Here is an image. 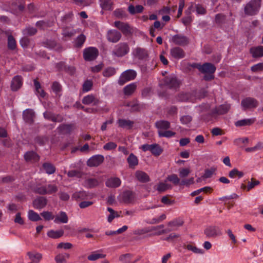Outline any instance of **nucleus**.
I'll return each instance as SVG.
<instances>
[{"mask_svg":"<svg viewBox=\"0 0 263 263\" xmlns=\"http://www.w3.org/2000/svg\"><path fill=\"white\" fill-rule=\"evenodd\" d=\"M261 0H251L244 7V13L249 16L256 15L260 10Z\"/></svg>","mask_w":263,"mask_h":263,"instance_id":"obj_1","label":"nucleus"},{"mask_svg":"<svg viewBox=\"0 0 263 263\" xmlns=\"http://www.w3.org/2000/svg\"><path fill=\"white\" fill-rule=\"evenodd\" d=\"M132 54L133 59L139 61H146L149 57L148 52L144 48L137 47L133 50Z\"/></svg>","mask_w":263,"mask_h":263,"instance_id":"obj_2","label":"nucleus"},{"mask_svg":"<svg viewBox=\"0 0 263 263\" xmlns=\"http://www.w3.org/2000/svg\"><path fill=\"white\" fill-rule=\"evenodd\" d=\"M129 51V47L127 43H120L116 45L113 50L112 54L117 57H122Z\"/></svg>","mask_w":263,"mask_h":263,"instance_id":"obj_3","label":"nucleus"},{"mask_svg":"<svg viewBox=\"0 0 263 263\" xmlns=\"http://www.w3.org/2000/svg\"><path fill=\"white\" fill-rule=\"evenodd\" d=\"M137 73L134 70L128 69L122 72L121 74L118 83L120 85H123L128 81L135 79Z\"/></svg>","mask_w":263,"mask_h":263,"instance_id":"obj_4","label":"nucleus"},{"mask_svg":"<svg viewBox=\"0 0 263 263\" xmlns=\"http://www.w3.org/2000/svg\"><path fill=\"white\" fill-rule=\"evenodd\" d=\"M99 55L98 49L93 47L85 48L83 51V58L86 61H92L97 59Z\"/></svg>","mask_w":263,"mask_h":263,"instance_id":"obj_5","label":"nucleus"},{"mask_svg":"<svg viewBox=\"0 0 263 263\" xmlns=\"http://www.w3.org/2000/svg\"><path fill=\"white\" fill-rule=\"evenodd\" d=\"M171 42L176 45L185 46L189 44V38L182 34H176L172 36L171 41Z\"/></svg>","mask_w":263,"mask_h":263,"instance_id":"obj_6","label":"nucleus"},{"mask_svg":"<svg viewBox=\"0 0 263 263\" xmlns=\"http://www.w3.org/2000/svg\"><path fill=\"white\" fill-rule=\"evenodd\" d=\"M258 102L256 99L251 97H247L241 100V106L243 110L257 107Z\"/></svg>","mask_w":263,"mask_h":263,"instance_id":"obj_7","label":"nucleus"},{"mask_svg":"<svg viewBox=\"0 0 263 263\" xmlns=\"http://www.w3.org/2000/svg\"><path fill=\"white\" fill-rule=\"evenodd\" d=\"M231 108V105L230 104H221L211 110L210 114L208 116H213L215 115H221L227 114Z\"/></svg>","mask_w":263,"mask_h":263,"instance_id":"obj_8","label":"nucleus"},{"mask_svg":"<svg viewBox=\"0 0 263 263\" xmlns=\"http://www.w3.org/2000/svg\"><path fill=\"white\" fill-rule=\"evenodd\" d=\"M204 234L208 238H215L221 235V232L218 227L210 226L204 229Z\"/></svg>","mask_w":263,"mask_h":263,"instance_id":"obj_9","label":"nucleus"},{"mask_svg":"<svg viewBox=\"0 0 263 263\" xmlns=\"http://www.w3.org/2000/svg\"><path fill=\"white\" fill-rule=\"evenodd\" d=\"M164 85L170 88H177L179 86L180 83L174 75L167 76L164 79Z\"/></svg>","mask_w":263,"mask_h":263,"instance_id":"obj_10","label":"nucleus"},{"mask_svg":"<svg viewBox=\"0 0 263 263\" xmlns=\"http://www.w3.org/2000/svg\"><path fill=\"white\" fill-rule=\"evenodd\" d=\"M104 160V157L102 155H96L90 157L87 162V164L90 167H97L101 164Z\"/></svg>","mask_w":263,"mask_h":263,"instance_id":"obj_11","label":"nucleus"},{"mask_svg":"<svg viewBox=\"0 0 263 263\" xmlns=\"http://www.w3.org/2000/svg\"><path fill=\"white\" fill-rule=\"evenodd\" d=\"M121 33L115 29L108 30L106 34L107 40L111 43L118 42L121 38Z\"/></svg>","mask_w":263,"mask_h":263,"instance_id":"obj_12","label":"nucleus"},{"mask_svg":"<svg viewBox=\"0 0 263 263\" xmlns=\"http://www.w3.org/2000/svg\"><path fill=\"white\" fill-rule=\"evenodd\" d=\"M170 55L173 58L179 60L183 59L185 57V52L182 48L176 46L170 49Z\"/></svg>","mask_w":263,"mask_h":263,"instance_id":"obj_13","label":"nucleus"},{"mask_svg":"<svg viewBox=\"0 0 263 263\" xmlns=\"http://www.w3.org/2000/svg\"><path fill=\"white\" fill-rule=\"evenodd\" d=\"M114 25L121 31L123 34L128 35L132 33V29L128 24L120 21H115Z\"/></svg>","mask_w":263,"mask_h":263,"instance_id":"obj_14","label":"nucleus"},{"mask_svg":"<svg viewBox=\"0 0 263 263\" xmlns=\"http://www.w3.org/2000/svg\"><path fill=\"white\" fill-rule=\"evenodd\" d=\"M23 85V78L21 76L17 75L12 80L11 82V89L13 91H17Z\"/></svg>","mask_w":263,"mask_h":263,"instance_id":"obj_15","label":"nucleus"},{"mask_svg":"<svg viewBox=\"0 0 263 263\" xmlns=\"http://www.w3.org/2000/svg\"><path fill=\"white\" fill-rule=\"evenodd\" d=\"M47 204V199L45 197L39 196L36 198L32 202L33 207L36 209H43Z\"/></svg>","mask_w":263,"mask_h":263,"instance_id":"obj_16","label":"nucleus"},{"mask_svg":"<svg viewBox=\"0 0 263 263\" xmlns=\"http://www.w3.org/2000/svg\"><path fill=\"white\" fill-rule=\"evenodd\" d=\"M35 114L32 109H27L24 111L23 114V117L25 122L32 124L34 122V118Z\"/></svg>","mask_w":263,"mask_h":263,"instance_id":"obj_17","label":"nucleus"},{"mask_svg":"<svg viewBox=\"0 0 263 263\" xmlns=\"http://www.w3.org/2000/svg\"><path fill=\"white\" fill-rule=\"evenodd\" d=\"M135 199V193L131 191H125L122 194V201L125 203H130Z\"/></svg>","mask_w":263,"mask_h":263,"instance_id":"obj_18","label":"nucleus"},{"mask_svg":"<svg viewBox=\"0 0 263 263\" xmlns=\"http://www.w3.org/2000/svg\"><path fill=\"white\" fill-rule=\"evenodd\" d=\"M250 53L253 58H258L263 57V46H258L252 47L250 49Z\"/></svg>","mask_w":263,"mask_h":263,"instance_id":"obj_19","label":"nucleus"},{"mask_svg":"<svg viewBox=\"0 0 263 263\" xmlns=\"http://www.w3.org/2000/svg\"><path fill=\"white\" fill-rule=\"evenodd\" d=\"M121 181L118 177H111L105 182L106 186L111 188H117L120 186Z\"/></svg>","mask_w":263,"mask_h":263,"instance_id":"obj_20","label":"nucleus"},{"mask_svg":"<svg viewBox=\"0 0 263 263\" xmlns=\"http://www.w3.org/2000/svg\"><path fill=\"white\" fill-rule=\"evenodd\" d=\"M24 159L27 162H36L40 159L39 156L33 151H29L24 155Z\"/></svg>","mask_w":263,"mask_h":263,"instance_id":"obj_21","label":"nucleus"},{"mask_svg":"<svg viewBox=\"0 0 263 263\" xmlns=\"http://www.w3.org/2000/svg\"><path fill=\"white\" fill-rule=\"evenodd\" d=\"M135 177L138 181L142 183H146L150 180L148 175L141 171H137L135 173Z\"/></svg>","mask_w":263,"mask_h":263,"instance_id":"obj_22","label":"nucleus"},{"mask_svg":"<svg viewBox=\"0 0 263 263\" xmlns=\"http://www.w3.org/2000/svg\"><path fill=\"white\" fill-rule=\"evenodd\" d=\"M214 22L218 26L221 27L227 22V16L223 13H218L215 16Z\"/></svg>","mask_w":263,"mask_h":263,"instance_id":"obj_23","label":"nucleus"},{"mask_svg":"<svg viewBox=\"0 0 263 263\" xmlns=\"http://www.w3.org/2000/svg\"><path fill=\"white\" fill-rule=\"evenodd\" d=\"M216 67L211 63H205L202 65L201 72L203 73H214L216 71Z\"/></svg>","mask_w":263,"mask_h":263,"instance_id":"obj_24","label":"nucleus"},{"mask_svg":"<svg viewBox=\"0 0 263 263\" xmlns=\"http://www.w3.org/2000/svg\"><path fill=\"white\" fill-rule=\"evenodd\" d=\"M27 254L33 263H39L42 259V254L39 252H28Z\"/></svg>","mask_w":263,"mask_h":263,"instance_id":"obj_25","label":"nucleus"},{"mask_svg":"<svg viewBox=\"0 0 263 263\" xmlns=\"http://www.w3.org/2000/svg\"><path fill=\"white\" fill-rule=\"evenodd\" d=\"M88 196V193L86 191H80L74 193L72 195V198L78 201L86 199Z\"/></svg>","mask_w":263,"mask_h":263,"instance_id":"obj_26","label":"nucleus"},{"mask_svg":"<svg viewBox=\"0 0 263 263\" xmlns=\"http://www.w3.org/2000/svg\"><path fill=\"white\" fill-rule=\"evenodd\" d=\"M68 220V218L64 212H60L59 214L57 215L54 219V222L55 223H66Z\"/></svg>","mask_w":263,"mask_h":263,"instance_id":"obj_27","label":"nucleus"},{"mask_svg":"<svg viewBox=\"0 0 263 263\" xmlns=\"http://www.w3.org/2000/svg\"><path fill=\"white\" fill-rule=\"evenodd\" d=\"M155 126L158 130H167L171 127V123L168 121L159 120L155 123Z\"/></svg>","mask_w":263,"mask_h":263,"instance_id":"obj_28","label":"nucleus"},{"mask_svg":"<svg viewBox=\"0 0 263 263\" xmlns=\"http://www.w3.org/2000/svg\"><path fill=\"white\" fill-rule=\"evenodd\" d=\"M255 118L245 119L236 121L235 125L236 127H240L244 126H249L253 124L255 122Z\"/></svg>","mask_w":263,"mask_h":263,"instance_id":"obj_29","label":"nucleus"},{"mask_svg":"<svg viewBox=\"0 0 263 263\" xmlns=\"http://www.w3.org/2000/svg\"><path fill=\"white\" fill-rule=\"evenodd\" d=\"M127 161L128 164L129 168H135V167L138 164V159L136 156L133 153L129 154L127 159Z\"/></svg>","mask_w":263,"mask_h":263,"instance_id":"obj_30","label":"nucleus"},{"mask_svg":"<svg viewBox=\"0 0 263 263\" xmlns=\"http://www.w3.org/2000/svg\"><path fill=\"white\" fill-rule=\"evenodd\" d=\"M100 6L104 10L111 11L113 9L114 3L112 0H99Z\"/></svg>","mask_w":263,"mask_h":263,"instance_id":"obj_31","label":"nucleus"},{"mask_svg":"<svg viewBox=\"0 0 263 263\" xmlns=\"http://www.w3.org/2000/svg\"><path fill=\"white\" fill-rule=\"evenodd\" d=\"M137 84L136 83H130L123 88V92L125 96H131L136 90Z\"/></svg>","mask_w":263,"mask_h":263,"instance_id":"obj_32","label":"nucleus"},{"mask_svg":"<svg viewBox=\"0 0 263 263\" xmlns=\"http://www.w3.org/2000/svg\"><path fill=\"white\" fill-rule=\"evenodd\" d=\"M118 123L120 127H127L128 129H130L133 127L134 122L129 120L120 119L118 120Z\"/></svg>","mask_w":263,"mask_h":263,"instance_id":"obj_33","label":"nucleus"},{"mask_svg":"<svg viewBox=\"0 0 263 263\" xmlns=\"http://www.w3.org/2000/svg\"><path fill=\"white\" fill-rule=\"evenodd\" d=\"M93 102L94 105H97L99 103L98 100L95 101V98L93 95H88L85 96L82 99V103L86 105H89Z\"/></svg>","mask_w":263,"mask_h":263,"instance_id":"obj_34","label":"nucleus"},{"mask_svg":"<svg viewBox=\"0 0 263 263\" xmlns=\"http://www.w3.org/2000/svg\"><path fill=\"white\" fill-rule=\"evenodd\" d=\"M43 168L44 169L46 173L49 175L54 173L56 170L55 167L49 162L44 163L43 164Z\"/></svg>","mask_w":263,"mask_h":263,"instance_id":"obj_35","label":"nucleus"},{"mask_svg":"<svg viewBox=\"0 0 263 263\" xmlns=\"http://www.w3.org/2000/svg\"><path fill=\"white\" fill-rule=\"evenodd\" d=\"M105 256V254L101 253L100 251H97L88 255L87 258L89 260L95 261L98 259L104 258Z\"/></svg>","mask_w":263,"mask_h":263,"instance_id":"obj_36","label":"nucleus"},{"mask_svg":"<svg viewBox=\"0 0 263 263\" xmlns=\"http://www.w3.org/2000/svg\"><path fill=\"white\" fill-rule=\"evenodd\" d=\"M163 152V149L158 144H152L151 152L155 156H160Z\"/></svg>","mask_w":263,"mask_h":263,"instance_id":"obj_37","label":"nucleus"},{"mask_svg":"<svg viewBox=\"0 0 263 263\" xmlns=\"http://www.w3.org/2000/svg\"><path fill=\"white\" fill-rule=\"evenodd\" d=\"M47 236L51 238L57 239L62 237L64 234L63 230L54 231L50 230L47 233Z\"/></svg>","mask_w":263,"mask_h":263,"instance_id":"obj_38","label":"nucleus"},{"mask_svg":"<svg viewBox=\"0 0 263 263\" xmlns=\"http://www.w3.org/2000/svg\"><path fill=\"white\" fill-rule=\"evenodd\" d=\"M7 46L10 50H14L16 48V42L12 34L8 35Z\"/></svg>","mask_w":263,"mask_h":263,"instance_id":"obj_39","label":"nucleus"},{"mask_svg":"<svg viewBox=\"0 0 263 263\" xmlns=\"http://www.w3.org/2000/svg\"><path fill=\"white\" fill-rule=\"evenodd\" d=\"M28 219L32 221H37L41 220V218L39 214L32 210L28 211Z\"/></svg>","mask_w":263,"mask_h":263,"instance_id":"obj_40","label":"nucleus"},{"mask_svg":"<svg viewBox=\"0 0 263 263\" xmlns=\"http://www.w3.org/2000/svg\"><path fill=\"white\" fill-rule=\"evenodd\" d=\"M158 134L159 137L171 138L176 135V133L171 130H158Z\"/></svg>","mask_w":263,"mask_h":263,"instance_id":"obj_41","label":"nucleus"},{"mask_svg":"<svg viewBox=\"0 0 263 263\" xmlns=\"http://www.w3.org/2000/svg\"><path fill=\"white\" fill-rule=\"evenodd\" d=\"M46 185H37L33 189V192L35 194H38L42 195L47 194Z\"/></svg>","mask_w":263,"mask_h":263,"instance_id":"obj_42","label":"nucleus"},{"mask_svg":"<svg viewBox=\"0 0 263 263\" xmlns=\"http://www.w3.org/2000/svg\"><path fill=\"white\" fill-rule=\"evenodd\" d=\"M86 40V36L83 34H81L76 39L75 46L77 48H81Z\"/></svg>","mask_w":263,"mask_h":263,"instance_id":"obj_43","label":"nucleus"},{"mask_svg":"<svg viewBox=\"0 0 263 263\" xmlns=\"http://www.w3.org/2000/svg\"><path fill=\"white\" fill-rule=\"evenodd\" d=\"M166 180L172 182L174 185H177L180 183V179L178 178L176 174H173L167 176Z\"/></svg>","mask_w":263,"mask_h":263,"instance_id":"obj_44","label":"nucleus"},{"mask_svg":"<svg viewBox=\"0 0 263 263\" xmlns=\"http://www.w3.org/2000/svg\"><path fill=\"white\" fill-rule=\"evenodd\" d=\"M47 194L52 195L56 193L58 191V187L55 184H48L46 185Z\"/></svg>","mask_w":263,"mask_h":263,"instance_id":"obj_45","label":"nucleus"},{"mask_svg":"<svg viewBox=\"0 0 263 263\" xmlns=\"http://www.w3.org/2000/svg\"><path fill=\"white\" fill-rule=\"evenodd\" d=\"M244 175L242 172L239 171L237 168H233L229 173V176L233 178L236 176H238L239 178H241Z\"/></svg>","mask_w":263,"mask_h":263,"instance_id":"obj_46","label":"nucleus"},{"mask_svg":"<svg viewBox=\"0 0 263 263\" xmlns=\"http://www.w3.org/2000/svg\"><path fill=\"white\" fill-rule=\"evenodd\" d=\"M92 86L93 83L91 80H86L83 84V91L86 92L90 91L92 89Z\"/></svg>","mask_w":263,"mask_h":263,"instance_id":"obj_47","label":"nucleus"},{"mask_svg":"<svg viewBox=\"0 0 263 263\" xmlns=\"http://www.w3.org/2000/svg\"><path fill=\"white\" fill-rule=\"evenodd\" d=\"M73 16V14L72 12H70L65 14L63 17H62L61 20L63 23L66 24L72 20Z\"/></svg>","mask_w":263,"mask_h":263,"instance_id":"obj_48","label":"nucleus"},{"mask_svg":"<svg viewBox=\"0 0 263 263\" xmlns=\"http://www.w3.org/2000/svg\"><path fill=\"white\" fill-rule=\"evenodd\" d=\"M170 188H171V185L163 182H160L157 185L156 190L159 192H163Z\"/></svg>","mask_w":263,"mask_h":263,"instance_id":"obj_49","label":"nucleus"},{"mask_svg":"<svg viewBox=\"0 0 263 263\" xmlns=\"http://www.w3.org/2000/svg\"><path fill=\"white\" fill-rule=\"evenodd\" d=\"M127 106L130 107L131 111H139L141 109V106L137 100L134 103H128Z\"/></svg>","mask_w":263,"mask_h":263,"instance_id":"obj_50","label":"nucleus"},{"mask_svg":"<svg viewBox=\"0 0 263 263\" xmlns=\"http://www.w3.org/2000/svg\"><path fill=\"white\" fill-rule=\"evenodd\" d=\"M24 34L29 36H32L35 34L37 32V29L32 27H26L23 31Z\"/></svg>","mask_w":263,"mask_h":263,"instance_id":"obj_51","label":"nucleus"},{"mask_svg":"<svg viewBox=\"0 0 263 263\" xmlns=\"http://www.w3.org/2000/svg\"><path fill=\"white\" fill-rule=\"evenodd\" d=\"M183 224V221L182 220V219L180 218H178L170 221L168 223V226L172 227H180L182 226Z\"/></svg>","mask_w":263,"mask_h":263,"instance_id":"obj_52","label":"nucleus"},{"mask_svg":"<svg viewBox=\"0 0 263 263\" xmlns=\"http://www.w3.org/2000/svg\"><path fill=\"white\" fill-rule=\"evenodd\" d=\"M61 132L69 134L72 130V125L70 124H62L58 127Z\"/></svg>","mask_w":263,"mask_h":263,"instance_id":"obj_53","label":"nucleus"},{"mask_svg":"<svg viewBox=\"0 0 263 263\" xmlns=\"http://www.w3.org/2000/svg\"><path fill=\"white\" fill-rule=\"evenodd\" d=\"M216 168L215 167H211L210 169H206L202 177L204 179L211 178L216 172Z\"/></svg>","mask_w":263,"mask_h":263,"instance_id":"obj_54","label":"nucleus"},{"mask_svg":"<svg viewBox=\"0 0 263 263\" xmlns=\"http://www.w3.org/2000/svg\"><path fill=\"white\" fill-rule=\"evenodd\" d=\"M115 16L120 19H122L127 16L125 11L121 9H118L114 12Z\"/></svg>","mask_w":263,"mask_h":263,"instance_id":"obj_55","label":"nucleus"},{"mask_svg":"<svg viewBox=\"0 0 263 263\" xmlns=\"http://www.w3.org/2000/svg\"><path fill=\"white\" fill-rule=\"evenodd\" d=\"M116 73V70L112 67H108L105 69L103 72V75L105 77H110L114 76Z\"/></svg>","mask_w":263,"mask_h":263,"instance_id":"obj_56","label":"nucleus"},{"mask_svg":"<svg viewBox=\"0 0 263 263\" xmlns=\"http://www.w3.org/2000/svg\"><path fill=\"white\" fill-rule=\"evenodd\" d=\"M212 190V188L210 186H205L204 187H202V188H201L200 189H198L196 191H195L194 192H193L191 195L192 196H196V195H197L198 194H199L200 193H201L202 192H204L205 193H207L208 192H210Z\"/></svg>","mask_w":263,"mask_h":263,"instance_id":"obj_57","label":"nucleus"},{"mask_svg":"<svg viewBox=\"0 0 263 263\" xmlns=\"http://www.w3.org/2000/svg\"><path fill=\"white\" fill-rule=\"evenodd\" d=\"M186 248L188 250L192 251V252L196 254H202L203 253V251L202 249H199L196 247L190 244L187 245L186 246Z\"/></svg>","mask_w":263,"mask_h":263,"instance_id":"obj_58","label":"nucleus"},{"mask_svg":"<svg viewBox=\"0 0 263 263\" xmlns=\"http://www.w3.org/2000/svg\"><path fill=\"white\" fill-rule=\"evenodd\" d=\"M42 216L43 217L45 220H52L54 218V215H52V213L48 211H44L41 213Z\"/></svg>","mask_w":263,"mask_h":263,"instance_id":"obj_59","label":"nucleus"},{"mask_svg":"<svg viewBox=\"0 0 263 263\" xmlns=\"http://www.w3.org/2000/svg\"><path fill=\"white\" fill-rule=\"evenodd\" d=\"M259 183L260 182L258 180H256L253 178H252L251 181L248 182V185L247 186V191H249L250 190L254 188L255 186L259 184Z\"/></svg>","mask_w":263,"mask_h":263,"instance_id":"obj_60","label":"nucleus"},{"mask_svg":"<svg viewBox=\"0 0 263 263\" xmlns=\"http://www.w3.org/2000/svg\"><path fill=\"white\" fill-rule=\"evenodd\" d=\"M117 146V145L116 143L113 142H109L106 143L103 146V149L105 151H110L112 149H115Z\"/></svg>","mask_w":263,"mask_h":263,"instance_id":"obj_61","label":"nucleus"},{"mask_svg":"<svg viewBox=\"0 0 263 263\" xmlns=\"http://www.w3.org/2000/svg\"><path fill=\"white\" fill-rule=\"evenodd\" d=\"M52 89L54 92L58 94L61 91L62 86L59 82L55 81L52 83Z\"/></svg>","mask_w":263,"mask_h":263,"instance_id":"obj_62","label":"nucleus"},{"mask_svg":"<svg viewBox=\"0 0 263 263\" xmlns=\"http://www.w3.org/2000/svg\"><path fill=\"white\" fill-rule=\"evenodd\" d=\"M87 184L89 188H92L97 186L99 184L98 181L95 178H90L87 180Z\"/></svg>","mask_w":263,"mask_h":263,"instance_id":"obj_63","label":"nucleus"},{"mask_svg":"<svg viewBox=\"0 0 263 263\" xmlns=\"http://www.w3.org/2000/svg\"><path fill=\"white\" fill-rule=\"evenodd\" d=\"M251 70L253 72H258L263 70V63H259L254 65L251 67Z\"/></svg>","mask_w":263,"mask_h":263,"instance_id":"obj_64","label":"nucleus"}]
</instances>
